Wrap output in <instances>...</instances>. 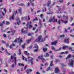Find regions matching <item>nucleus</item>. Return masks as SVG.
<instances>
[{
  "mask_svg": "<svg viewBox=\"0 0 74 74\" xmlns=\"http://www.w3.org/2000/svg\"><path fill=\"white\" fill-rule=\"evenodd\" d=\"M61 65L62 66V69H63L64 67H66V65H64L63 64H62Z\"/></svg>",
  "mask_w": 74,
  "mask_h": 74,
  "instance_id": "nucleus-28",
  "label": "nucleus"
},
{
  "mask_svg": "<svg viewBox=\"0 0 74 74\" xmlns=\"http://www.w3.org/2000/svg\"><path fill=\"white\" fill-rule=\"evenodd\" d=\"M26 45V43H24L23 45L21 46V47L23 48V49L25 48V46Z\"/></svg>",
  "mask_w": 74,
  "mask_h": 74,
  "instance_id": "nucleus-29",
  "label": "nucleus"
},
{
  "mask_svg": "<svg viewBox=\"0 0 74 74\" xmlns=\"http://www.w3.org/2000/svg\"><path fill=\"white\" fill-rule=\"evenodd\" d=\"M74 61L73 60V59H71V61L69 63V66H71V67H73V66L74 65Z\"/></svg>",
  "mask_w": 74,
  "mask_h": 74,
  "instance_id": "nucleus-3",
  "label": "nucleus"
},
{
  "mask_svg": "<svg viewBox=\"0 0 74 74\" xmlns=\"http://www.w3.org/2000/svg\"><path fill=\"white\" fill-rule=\"evenodd\" d=\"M52 70V69H50V67H49V68L47 69V71H48L49 70Z\"/></svg>",
  "mask_w": 74,
  "mask_h": 74,
  "instance_id": "nucleus-36",
  "label": "nucleus"
},
{
  "mask_svg": "<svg viewBox=\"0 0 74 74\" xmlns=\"http://www.w3.org/2000/svg\"><path fill=\"white\" fill-rule=\"evenodd\" d=\"M50 57L51 59H53V55H51L50 56Z\"/></svg>",
  "mask_w": 74,
  "mask_h": 74,
  "instance_id": "nucleus-56",
  "label": "nucleus"
},
{
  "mask_svg": "<svg viewBox=\"0 0 74 74\" xmlns=\"http://www.w3.org/2000/svg\"><path fill=\"white\" fill-rule=\"evenodd\" d=\"M17 39H16L14 41H13V42H17Z\"/></svg>",
  "mask_w": 74,
  "mask_h": 74,
  "instance_id": "nucleus-57",
  "label": "nucleus"
},
{
  "mask_svg": "<svg viewBox=\"0 0 74 74\" xmlns=\"http://www.w3.org/2000/svg\"><path fill=\"white\" fill-rule=\"evenodd\" d=\"M38 59H41L42 60V62H44V61H45V60L44 58H43V55H41L40 56H39L38 57Z\"/></svg>",
  "mask_w": 74,
  "mask_h": 74,
  "instance_id": "nucleus-4",
  "label": "nucleus"
},
{
  "mask_svg": "<svg viewBox=\"0 0 74 74\" xmlns=\"http://www.w3.org/2000/svg\"><path fill=\"white\" fill-rule=\"evenodd\" d=\"M63 18L64 19L66 18V19L67 20V19H68V17L66 16H63Z\"/></svg>",
  "mask_w": 74,
  "mask_h": 74,
  "instance_id": "nucleus-18",
  "label": "nucleus"
},
{
  "mask_svg": "<svg viewBox=\"0 0 74 74\" xmlns=\"http://www.w3.org/2000/svg\"><path fill=\"white\" fill-rule=\"evenodd\" d=\"M51 49H52L53 50H55V47L53 46L51 47Z\"/></svg>",
  "mask_w": 74,
  "mask_h": 74,
  "instance_id": "nucleus-40",
  "label": "nucleus"
},
{
  "mask_svg": "<svg viewBox=\"0 0 74 74\" xmlns=\"http://www.w3.org/2000/svg\"><path fill=\"white\" fill-rule=\"evenodd\" d=\"M69 39L68 38L67 39H65L64 40V42H66V43H67L69 44Z\"/></svg>",
  "mask_w": 74,
  "mask_h": 74,
  "instance_id": "nucleus-13",
  "label": "nucleus"
},
{
  "mask_svg": "<svg viewBox=\"0 0 74 74\" xmlns=\"http://www.w3.org/2000/svg\"><path fill=\"white\" fill-rule=\"evenodd\" d=\"M44 57H45V58L47 57V53H46L44 55Z\"/></svg>",
  "mask_w": 74,
  "mask_h": 74,
  "instance_id": "nucleus-61",
  "label": "nucleus"
},
{
  "mask_svg": "<svg viewBox=\"0 0 74 74\" xmlns=\"http://www.w3.org/2000/svg\"><path fill=\"white\" fill-rule=\"evenodd\" d=\"M20 40V42H22V39L21 38L20 39V38H17V40Z\"/></svg>",
  "mask_w": 74,
  "mask_h": 74,
  "instance_id": "nucleus-21",
  "label": "nucleus"
},
{
  "mask_svg": "<svg viewBox=\"0 0 74 74\" xmlns=\"http://www.w3.org/2000/svg\"><path fill=\"white\" fill-rule=\"evenodd\" d=\"M6 25H9L10 24V22L8 21H6Z\"/></svg>",
  "mask_w": 74,
  "mask_h": 74,
  "instance_id": "nucleus-45",
  "label": "nucleus"
},
{
  "mask_svg": "<svg viewBox=\"0 0 74 74\" xmlns=\"http://www.w3.org/2000/svg\"><path fill=\"white\" fill-rule=\"evenodd\" d=\"M21 19L22 20H23L24 19L25 21H26L27 19V16H26L24 17L21 18Z\"/></svg>",
  "mask_w": 74,
  "mask_h": 74,
  "instance_id": "nucleus-10",
  "label": "nucleus"
},
{
  "mask_svg": "<svg viewBox=\"0 0 74 74\" xmlns=\"http://www.w3.org/2000/svg\"><path fill=\"white\" fill-rule=\"evenodd\" d=\"M6 45L7 47H9V43H7L6 44Z\"/></svg>",
  "mask_w": 74,
  "mask_h": 74,
  "instance_id": "nucleus-41",
  "label": "nucleus"
},
{
  "mask_svg": "<svg viewBox=\"0 0 74 74\" xmlns=\"http://www.w3.org/2000/svg\"><path fill=\"white\" fill-rule=\"evenodd\" d=\"M69 49H71V51H72V52H73V53H74V50H72V49L71 48V47H69Z\"/></svg>",
  "mask_w": 74,
  "mask_h": 74,
  "instance_id": "nucleus-27",
  "label": "nucleus"
},
{
  "mask_svg": "<svg viewBox=\"0 0 74 74\" xmlns=\"http://www.w3.org/2000/svg\"><path fill=\"white\" fill-rule=\"evenodd\" d=\"M38 51V48H37V49H35L34 50V52H37V51Z\"/></svg>",
  "mask_w": 74,
  "mask_h": 74,
  "instance_id": "nucleus-38",
  "label": "nucleus"
},
{
  "mask_svg": "<svg viewBox=\"0 0 74 74\" xmlns=\"http://www.w3.org/2000/svg\"><path fill=\"white\" fill-rule=\"evenodd\" d=\"M60 37H63V38H64V35H60Z\"/></svg>",
  "mask_w": 74,
  "mask_h": 74,
  "instance_id": "nucleus-37",
  "label": "nucleus"
},
{
  "mask_svg": "<svg viewBox=\"0 0 74 74\" xmlns=\"http://www.w3.org/2000/svg\"><path fill=\"white\" fill-rule=\"evenodd\" d=\"M1 41H2V42L3 43V44H6V42H5V41H4V40H2Z\"/></svg>",
  "mask_w": 74,
  "mask_h": 74,
  "instance_id": "nucleus-33",
  "label": "nucleus"
},
{
  "mask_svg": "<svg viewBox=\"0 0 74 74\" xmlns=\"http://www.w3.org/2000/svg\"><path fill=\"white\" fill-rule=\"evenodd\" d=\"M3 36H4V37H6V35L5 34H3Z\"/></svg>",
  "mask_w": 74,
  "mask_h": 74,
  "instance_id": "nucleus-54",
  "label": "nucleus"
},
{
  "mask_svg": "<svg viewBox=\"0 0 74 74\" xmlns=\"http://www.w3.org/2000/svg\"><path fill=\"white\" fill-rule=\"evenodd\" d=\"M36 21V18L33 19V20H32V22H34V21Z\"/></svg>",
  "mask_w": 74,
  "mask_h": 74,
  "instance_id": "nucleus-62",
  "label": "nucleus"
},
{
  "mask_svg": "<svg viewBox=\"0 0 74 74\" xmlns=\"http://www.w3.org/2000/svg\"><path fill=\"white\" fill-rule=\"evenodd\" d=\"M27 17H28V19L29 21V20L30 19V16L28 15Z\"/></svg>",
  "mask_w": 74,
  "mask_h": 74,
  "instance_id": "nucleus-43",
  "label": "nucleus"
},
{
  "mask_svg": "<svg viewBox=\"0 0 74 74\" xmlns=\"http://www.w3.org/2000/svg\"><path fill=\"white\" fill-rule=\"evenodd\" d=\"M5 23V21H3V23H0V26H1V27H3V24H4Z\"/></svg>",
  "mask_w": 74,
  "mask_h": 74,
  "instance_id": "nucleus-14",
  "label": "nucleus"
},
{
  "mask_svg": "<svg viewBox=\"0 0 74 74\" xmlns=\"http://www.w3.org/2000/svg\"><path fill=\"white\" fill-rule=\"evenodd\" d=\"M29 25V29H30V28H32L33 27V25Z\"/></svg>",
  "mask_w": 74,
  "mask_h": 74,
  "instance_id": "nucleus-34",
  "label": "nucleus"
},
{
  "mask_svg": "<svg viewBox=\"0 0 74 74\" xmlns=\"http://www.w3.org/2000/svg\"><path fill=\"white\" fill-rule=\"evenodd\" d=\"M13 12V14L12 16H10V21H11L12 19V20H13V19H14V15H16V14H17V11L16 10V11H14V12Z\"/></svg>",
  "mask_w": 74,
  "mask_h": 74,
  "instance_id": "nucleus-1",
  "label": "nucleus"
},
{
  "mask_svg": "<svg viewBox=\"0 0 74 74\" xmlns=\"http://www.w3.org/2000/svg\"><path fill=\"white\" fill-rule=\"evenodd\" d=\"M32 34L31 33H29L28 34V36H32Z\"/></svg>",
  "mask_w": 74,
  "mask_h": 74,
  "instance_id": "nucleus-58",
  "label": "nucleus"
},
{
  "mask_svg": "<svg viewBox=\"0 0 74 74\" xmlns=\"http://www.w3.org/2000/svg\"><path fill=\"white\" fill-rule=\"evenodd\" d=\"M70 36H71V37H74V35L70 34Z\"/></svg>",
  "mask_w": 74,
  "mask_h": 74,
  "instance_id": "nucleus-48",
  "label": "nucleus"
},
{
  "mask_svg": "<svg viewBox=\"0 0 74 74\" xmlns=\"http://www.w3.org/2000/svg\"><path fill=\"white\" fill-rule=\"evenodd\" d=\"M51 1L49 0L47 3V6L48 7H50V5H51Z\"/></svg>",
  "mask_w": 74,
  "mask_h": 74,
  "instance_id": "nucleus-12",
  "label": "nucleus"
},
{
  "mask_svg": "<svg viewBox=\"0 0 74 74\" xmlns=\"http://www.w3.org/2000/svg\"><path fill=\"white\" fill-rule=\"evenodd\" d=\"M3 10L4 11L5 14L6 13V10H5V9H4Z\"/></svg>",
  "mask_w": 74,
  "mask_h": 74,
  "instance_id": "nucleus-52",
  "label": "nucleus"
},
{
  "mask_svg": "<svg viewBox=\"0 0 74 74\" xmlns=\"http://www.w3.org/2000/svg\"><path fill=\"white\" fill-rule=\"evenodd\" d=\"M22 57L23 58V60H25V61H26V62H27V59L26 58H25V57H24V56H22Z\"/></svg>",
  "mask_w": 74,
  "mask_h": 74,
  "instance_id": "nucleus-16",
  "label": "nucleus"
},
{
  "mask_svg": "<svg viewBox=\"0 0 74 74\" xmlns=\"http://www.w3.org/2000/svg\"><path fill=\"white\" fill-rule=\"evenodd\" d=\"M43 50L44 52H45L46 51H47V48H43Z\"/></svg>",
  "mask_w": 74,
  "mask_h": 74,
  "instance_id": "nucleus-24",
  "label": "nucleus"
},
{
  "mask_svg": "<svg viewBox=\"0 0 74 74\" xmlns=\"http://www.w3.org/2000/svg\"><path fill=\"white\" fill-rule=\"evenodd\" d=\"M64 23H68V21H65Z\"/></svg>",
  "mask_w": 74,
  "mask_h": 74,
  "instance_id": "nucleus-46",
  "label": "nucleus"
},
{
  "mask_svg": "<svg viewBox=\"0 0 74 74\" xmlns=\"http://www.w3.org/2000/svg\"><path fill=\"white\" fill-rule=\"evenodd\" d=\"M20 5H21V6H24V5H25L24 4L22 3H21V4H20Z\"/></svg>",
  "mask_w": 74,
  "mask_h": 74,
  "instance_id": "nucleus-39",
  "label": "nucleus"
},
{
  "mask_svg": "<svg viewBox=\"0 0 74 74\" xmlns=\"http://www.w3.org/2000/svg\"><path fill=\"white\" fill-rule=\"evenodd\" d=\"M33 46V45H31L30 46H29V49H31L32 48V47Z\"/></svg>",
  "mask_w": 74,
  "mask_h": 74,
  "instance_id": "nucleus-42",
  "label": "nucleus"
},
{
  "mask_svg": "<svg viewBox=\"0 0 74 74\" xmlns=\"http://www.w3.org/2000/svg\"><path fill=\"white\" fill-rule=\"evenodd\" d=\"M25 29V28H24V29H22L21 30V32L23 34L27 33V31H24Z\"/></svg>",
  "mask_w": 74,
  "mask_h": 74,
  "instance_id": "nucleus-6",
  "label": "nucleus"
},
{
  "mask_svg": "<svg viewBox=\"0 0 74 74\" xmlns=\"http://www.w3.org/2000/svg\"><path fill=\"white\" fill-rule=\"evenodd\" d=\"M24 53L26 55H27L28 56H29L30 55L29 53L27 52V51H24Z\"/></svg>",
  "mask_w": 74,
  "mask_h": 74,
  "instance_id": "nucleus-19",
  "label": "nucleus"
},
{
  "mask_svg": "<svg viewBox=\"0 0 74 74\" xmlns=\"http://www.w3.org/2000/svg\"><path fill=\"white\" fill-rule=\"evenodd\" d=\"M58 43V41L57 40H56L53 42H52L51 43V45H56V44Z\"/></svg>",
  "mask_w": 74,
  "mask_h": 74,
  "instance_id": "nucleus-8",
  "label": "nucleus"
},
{
  "mask_svg": "<svg viewBox=\"0 0 74 74\" xmlns=\"http://www.w3.org/2000/svg\"><path fill=\"white\" fill-rule=\"evenodd\" d=\"M55 62H56H56H59V61H58V60L57 59H56Z\"/></svg>",
  "mask_w": 74,
  "mask_h": 74,
  "instance_id": "nucleus-53",
  "label": "nucleus"
},
{
  "mask_svg": "<svg viewBox=\"0 0 74 74\" xmlns=\"http://www.w3.org/2000/svg\"><path fill=\"white\" fill-rule=\"evenodd\" d=\"M36 27H33V30H35L36 29Z\"/></svg>",
  "mask_w": 74,
  "mask_h": 74,
  "instance_id": "nucleus-50",
  "label": "nucleus"
},
{
  "mask_svg": "<svg viewBox=\"0 0 74 74\" xmlns=\"http://www.w3.org/2000/svg\"><path fill=\"white\" fill-rule=\"evenodd\" d=\"M31 23H32V21H30V23H29V22H28L27 24H26V25L28 26V25H31Z\"/></svg>",
  "mask_w": 74,
  "mask_h": 74,
  "instance_id": "nucleus-30",
  "label": "nucleus"
},
{
  "mask_svg": "<svg viewBox=\"0 0 74 74\" xmlns=\"http://www.w3.org/2000/svg\"><path fill=\"white\" fill-rule=\"evenodd\" d=\"M32 71V69H28L26 71V72H27V74H28L30 72H31Z\"/></svg>",
  "mask_w": 74,
  "mask_h": 74,
  "instance_id": "nucleus-11",
  "label": "nucleus"
},
{
  "mask_svg": "<svg viewBox=\"0 0 74 74\" xmlns=\"http://www.w3.org/2000/svg\"><path fill=\"white\" fill-rule=\"evenodd\" d=\"M34 47L36 48H38V46L37 45H35Z\"/></svg>",
  "mask_w": 74,
  "mask_h": 74,
  "instance_id": "nucleus-49",
  "label": "nucleus"
},
{
  "mask_svg": "<svg viewBox=\"0 0 74 74\" xmlns=\"http://www.w3.org/2000/svg\"><path fill=\"white\" fill-rule=\"evenodd\" d=\"M52 63H53V61H52L50 63V66H53V64Z\"/></svg>",
  "mask_w": 74,
  "mask_h": 74,
  "instance_id": "nucleus-31",
  "label": "nucleus"
},
{
  "mask_svg": "<svg viewBox=\"0 0 74 74\" xmlns=\"http://www.w3.org/2000/svg\"><path fill=\"white\" fill-rule=\"evenodd\" d=\"M32 39L31 38V39H28L27 40L28 44H29V42H30L31 41H32Z\"/></svg>",
  "mask_w": 74,
  "mask_h": 74,
  "instance_id": "nucleus-25",
  "label": "nucleus"
},
{
  "mask_svg": "<svg viewBox=\"0 0 74 74\" xmlns=\"http://www.w3.org/2000/svg\"><path fill=\"white\" fill-rule=\"evenodd\" d=\"M28 63H30V62H31L32 64H33V59L30 57H28Z\"/></svg>",
  "mask_w": 74,
  "mask_h": 74,
  "instance_id": "nucleus-2",
  "label": "nucleus"
},
{
  "mask_svg": "<svg viewBox=\"0 0 74 74\" xmlns=\"http://www.w3.org/2000/svg\"><path fill=\"white\" fill-rule=\"evenodd\" d=\"M27 65H26L24 68V70H26V68H27Z\"/></svg>",
  "mask_w": 74,
  "mask_h": 74,
  "instance_id": "nucleus-47",
  "label": "nucleus"
},
{
  "mask_svg": "<svg viewBox=\"0 0 74 74\" xmlns=\"http://www.w3.org/2000/svg\"><path fill=\"white\" fill-rule=\"evenodd\" d=\"M44 32H45L44 35H46V30Z\"/></svg>",
  "mask_w": 74,
  "mask_h": 74,
  "instance_id": "nucleus-64",
  "label": "nucleus"
},
{
  "mask_svg": "<svg viewBox=\"0 0 74 74\" xmlns=\"http://www.w3.org/2000/svg\"><path fill=\"white\" fill-rule=\"evenodd\" d=\"M12 45H10L9 47L10 48V49H11L12 48Z\"/></svg>",
  "mask_w": 74,
  "mask_h": 74,
  "instance_id": "nucleus-51",
  "label": "nucleus"
},
{
  "mask_svg": "<svg viewBox=\"0 0 74 74\" xmlns=\"http://www.w3.org/2000/svg\"><path fill=\"white\" fill-rule=\"evenodd\" d=\"M55 19V16H53V19L51 18L49 20V22H51L53 19Z\"/></svg>",
  "mask_w": 74,
  "mask_h": 74,
  "instance_id": "nucleus-17",
  "label": "nucleus"
},
{
  "mask_svg": "<svg viewBox=\"0 0 74 74\" xmlns=\"http://www.w3.org/2000/svg\"><path fill=\"white\" fill-rule=\"evenodd\" d=\"M41 36H39L38 38L36 39V41H37V42H40V40L41 38Z\"/></svg>",
  "mask_w": 74,
  "mask_h": 74,
  "instance_id": "nucleus-7",
  "label": "nucleus"
},
{
  "mask_svg": "<svg viewBox=\"0 0 74 74\" xmlns=\"http://www.w3.org/2000/svg\"><path fill=\"white\" fill-rule=\"evenodd\" d=\"M71 54H69L67 57L66 58V59H67L68 58H71Z\"/></svg>",
  "mask_w": 74,
  "mask_h": 74,
  "instance_id": "nucleus-22",
  "label": "nucleus"
},
{
  "mask_svg": "<svg viewBox=\"0 0 74 74\" xmlns=\"http://www.w3.org/2000/svg\"><path fill=\"white\" fill-rule=\"evenodd\" d=\"M58 2L60 3H63V0H59Z\"/></svg>",
  "mask_w": 74,
  "mask_h": 74,
  "instance_id": "nucleus-35",
  "label": "nucleus"
},
{
  "mask_svg": "<svg viewBox=\"0 0 74 74\" xmlns=\"http://www.w3.org/2000/svg\"><path fill=\"white\" fill-rule=\"evenodd\" d=\"M55 72L56 73H59V68H56L55 69Z\"/></svg>",
  "mask_w": 74,
  "mask_h": 74,
  "instance_id": "nucleus-9",
  "label": "nucleus"
},
{
  "mask_svg": "<svg viewBox=\"0 0 74 74\" xmlns=\"http://www.w3.org/2000/svg\"><path fill=\"white\" fill-rule=\"evenodd\" d=\"M58 23L59 25H60V19H59L58 20Z\"/></svg>",
  "mask_w": 74,
  "mask_h": 74,
  "instance_id": "nucleus-44",
  "label": "nucleus"
},
{
  "mask_svg": "<svg viewBox=\"0 0 74 74\" xmlns=\"http://www.w3.org/2000/svg\"><path fill=\"white\" fill-rule=\"evenodd\" d=\"M18 66H24V64H23L19 63L18 64Z\"/></svg>",
  "mask_w": 74,
  "mask_h": 74,
  "instance_id": "nucleus-26",
  "label": "nucleus"
},
{
  "mask_svg": "<svg viewBox=\"0 0 74 74\" xmlns=\"http://www.w3.org/2000/svg\"><path fill=\"white\" fill-rule=\"evenodd\" d=\"M59 57L60 58H62L63 56H62L60 55L59 56Z\"/></svg>",
  "mask_w": 74,
  "mask_h": 74,
  "instance_id": "nucleus-60",
  "label": "nucleus"
},
{
  "mask_svg": "<svg viewBox=\"0 0 74 74\" xmlns=\"http://www.w3.org/2000/svg\"><path fill=\"white\" fill-rule=\"evenodd\" d=\"M14 66H15V65H14V64H13L12 65V67H14Z\"/></svg>",
  "mask_w": 74,
  "mask_h": 74,
  "instance_id": "nucleus-59",
  "label": "nucleus"
},
{
  "mask_svg": "<svg viewBox=\"0 0 74 74\" xmlns=\"http://www.w3.org/2000/svg\"><path fill=\"white\" fill-rule=\"evenodd\" d=\"M18 12H19V13L21 14L22 13V9L21 8H20L18 10Z\"/></svg>",
  "mask_w": 74,
  "mask_h": 74,
  "instance_id": "nucleus-23",
  "label": "nucleus"
},
{
  "mask_svg": "<svg viewBox=\"0 0 74 74\" xmlns=\"http://www.w3.org/2000/svg\"><path fill=\"white\" fill-rule=\"evenodd\" d=\"M16 21H17V25H19L20 24H21V21H20L19 20V18L18 17H17L16 18Z\"/></svg>",
  "mask_w": 74,
  "mask_h": 74,
  "instance_id": "nucleus-5",
  "label": "nucleus"
},
{
  "mask_svg": "<svg viewBox=\"0 0 74 74\" xmlns=\"http://www.w3.org/2000/svg\"><path fill=\"white\" fill-rule=\"evenodd\" d=\"M40 17L41 18H44V16H43V14H42L40 15Z\"/></svg>",
  "mask_w": 74,
  "mask_h": 74,
  "instance_id": "nucleus-32",
  "label": "nucleus"
},
{
  "mask_svg": "<svg viewBox=\"0 0 74 74\" xmlns=\"http://www.w3.org/2000/svg\"><path fill=\"white\" fill-rule=\"evenodd\" d=\"M69 46H63L62 47V49H65L66 48H68Z\"/></svg>",
  "mask_w": 74,
  "mask_h": 74,
  "instance_id": "nucleus-15",
  "label": "nucleus"
},
{
  "mask_svg": "<svg viewBox=\"0 0 74 74\" xmlns=\"http://www.w3.org/2000/svg\"><path fill=\"white\" fill-rule=\"evenodd\" d=\"M12 33H15V30H12Z\"/></svg>",
  "mask_w": 74,
  "mask_h": 74,
  "instance_id": "nucleus-63",
  "label": "nucleus"
},
{
  "mask_svg": "<svg viewBox=\"0 0 74 74\" xmlns=\"http://www.w3.org/2000/svg\"><path fill=\"white\" fill-rule=\"evenodd\" d=\"M14 61L15 65H16V58L14 57Z\"/></svg>",
  "mask_w": 74,
  "mask_h": 74,
  "instance_id": "nucleus-20",
  "label": "nucleus"
},
{
  "mask_svg": "<svg viewBox=\"0 0 74 74\" xmlns=\"http://www.w3.org/2000/svg\"><path fill=\"white\" fill-rule=\"evenodd\" d=\"M60 53L61 54H64V53H64V52H62L61 53Z\"/></svg>",
  "mask_w": 74,
  "mask_h": 74,
  "instance_id": "nucleus-55",
  "label": "nucleus"
}]
</instances>
